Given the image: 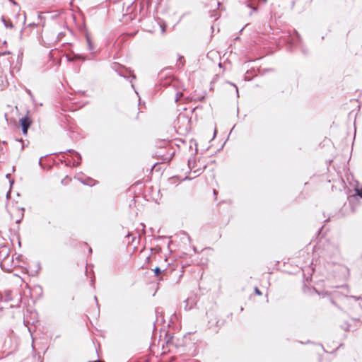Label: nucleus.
<instances>
[{
  "label": "nucleus",
  "mask_w": 362,
  "mask_h": 362,
  "mask_svg": "<svg viewBox=\"0 0 362 362\" xmlns=\"http://www.w3.org/2000/svg\"><path fill=\"white\" fill-rule=\"evenodd\" d=\"M8 202L6 208L8 213L10 214L11 219L18 223L21 221L24 216V203L23 199L19 195L17 197L11 198L10 194L7 193Z\"/></svg>",
  "instance_id": "1"
},
{
  "label": "nucleus",
  "mask_w": 362,
  "mask_h": 362,
  "mask_svg": "<svg viewBox=\"0 0 362 362\" xmlns=\"http://www.w3.org/2000/svg\"><path fill=\"white\" fill-rule=\"evenodd\" d=\"M20 123L22 127V131L24 134H26L28 129L30 126V121L27 117H22L20 119Z\"/></svg>",
  "instance_id": "2"
},
{
  "label": "nucleus",
  "mask_w": 362,
  "mask_h": 362,
  "mask_svg": "<svg viewBox=\"0 0 362 362\" xmlns=\"http://www.w3.org/2000/svg\"><path fill=\"white\" fill-rule=\"evenodd\" d=\"M53 161H54V160L44 159V160H40L39 163L42 166V168L49 170L51 167V163H52Z\"/></svg>",
  "instance_id": "3"
},
{
  "label": "nucleus",
  "mask_w": 362,
  "mask_h": 362,
  "mask_svg": "<svg viewBox=\"0 0 362 362\" xmlns=\"http://www.w3.org/2000/svg\"><path fill=\"white\" fill-rule=\"evenodd\" d=\"M86 42H87L88 49L92 51L93 49V46L91 42V39L88 34H86Z\"/></svg>",
  "instance_id": "4"
},
{
  "label": "nucleus",
  "mask_w": 362,
  "mask_h": 362,
  "mask_svg": "<svg viewBox=\"0 0 362 362\" xmlns=\"http://www.w3.org/2000/svg\"><path fill=\"white\" fill-rule=\"evenodd\" d=\"M196 163H197V160H188V165L192 169L195 168Z\"/></svg>",
  "instance_id": "5"
},
{
  "label": "nucleus",
  "mask_w": 362,
  "mask_h": 362,
  "mask_svg": "<svg viewBox=\"0 0 362 362\" xmlns=\"http://www.w3.org/2000/svg\"><path fill=\"white\" fill-rule=\"evenodd\" d=\"M355 191H356V195L362 197V187L361 188L356 187Z\"/></svg>",
  "instance_id": "6"
},
{
  "label": "nucleus",
  "mask_w": 362,
  "mask_h": 362,
  "mask_svg": "<svg viewBox=\"0 0 362 362\" xmlns=\"http://www.w3.org/2000/svg\"><path fill=\"white\" fill-rule=\"evenodd\" d=\"M69 153H70L69 156L71 157L78 156V158H81V156L78 155L77 152L69 151Z\"/></svg>",
  "instance_id": "7"
},
{
  "label": "nucleus",
  "mask_w": 362,
  "mask_h": 362,
  "mask_svg": "<svg viewBox=\"0 0 362 362\" xmlns=\"http://www.w3.org/2000/svg\"><path fill=\"white\" fill-rule=\"evenodd\" d=\"M154 273H155L156 276H158L161 273V271H160V268L159 267H156L154 269Z\"/></svg>",
  "instance_id": "8"
},
{
  "label": "nucleus",
  "mask_w": 362,
  "mask_h": 362,
  "mask_svg": "<svg viewBox=\"0 0 362 362\" xmlns=\"http://www.w3.org/2000/svg\"><path fill=\"white\" fill-rule=\"evenodd\" d=\"M151 258H152V257H151V256H148V257H146V262H147V264H148L151 263Z\"/></svg>",
  "instance_id": "9"
},
{
  "label": "nucleus",
  "mask_w": 362,
  "mask_h": 362,
  "mask_svg": "<svg viewBox=\"0 0 362 362\" xmlns=\"http://www.w3.org/2000/svg\"><path fill=\"white\" fill-rule=\"evenodd\" d=\"M213 192H214V196H215V199L216 200V199H217L218 191H217L216 189H214V191H213Z\"/></svg>",
  "instance_id": "10"
},
{
  "label": "nucleus",
  "mask_w": 362,
  "mask_h": 362,
  "mask_svg": "<svg viewBox=\"0 0 362 362\" xmlns=\"http://www.w3.org/2000/svg\"><path fill=\"white\" fill-rule=\"evenodd\" d=\"M255 293L257 294V295H261V292L259 291V290L258 289V288H255Z\"/></svg>",
  "instance_id": "11"
},
{
  "label": "nucleus",
  "mask_w": 362,
  "mask_h": 362,
  "mask_svg": "<svg viewBox=\"0 0 362 362\" xmlns=\"http://www.w3.org/2000/svg\"><path fill=\"white\" fill-rule=\"evenodd\" d=\"M71 160H64V163L66 165H70Z\"/></svg>",
  "instance_id": "12"
},
{
  "label": "nucleus",
  "mask_w": 362,
  "mask_h": 362,
  "mask_svg": "<svg viewBox=\"0 0 362 362\" xmlns=\"http://www.w3.org/2000/svg\"><path fill=\"white\" fill-rule=\"evenodd\" d=\"M11 2H12L14 5L16 4V1L14 0H9Z\"/></svg>",
  "instance_id": "13"
},
{
  "label": "nucleus",
  "mask_w": 362,
  "mask_h": 362,
  "mask_svg": "<svg viewBox=\"0 0 362 362\" xmlns=\"http://www.w3.org/2000/svg\"><path fill=\"white\" fill-rule=\"evenodd\" d=\"M182 59H183V57H180V63L182 64Z\"/></svg>",
  "instance_id": "14"
},
{
  "label": "nucleus",
  "mask_w": 362,
  "mask_h": 362,
  "mask_svg": "<svg viewBox=\"0 0 362 362\" xmlns=\"http://www.w3.org/2000/svg\"><path fill=\"white\" fill-rule=\"evenodd\" d=\"M79 163H79L78 161L76 163V164H75L74 163H73V165H79Z\"/></svg>",
  "instance_id": "15"
},
{
  "label": "nucleus",
  "mask_w": 362,
  "mask_h": 362,
  "mask_svg": "<svg viewBox=\"0 0 362 362\" xmlns=\"http://www.w3.org/2000/svg\"><path fill=\"white\" fill-rule=\"evenodd\" d=\"M216 129H214V135H216Z\"/></svg>",
  "instance_id": "16"
},
{
  "label": "nucleus",
  "mask_w": 362,
  "mask_h": 362,
  "mask_svg": "<svg viewBox=\"0 0 362 362\" xmlns=\"http://www.w3.org/2000/svg\"><path fill=\"white\" fill-rule=\"evenodd\" d=\"M40 158L42 159V158H45V157L44 156H40Z\"/></svg>",
  "instance_id": "17"
},
{
  "label": "nucleus",
  "mask_w": 362,
  "mask_h": 362,
  "mask_svg": "<svg viewBox=\"0 0 362 362\" xmlns=\"http://www.w3.org/2000/svg\"><path fill=\"white\" fill-rule=\"evenodd\" d=\"M142 267H143V268H144V266H143ZM145 268H148V265H146V266H145Z\"/></svg>",
  "instance_id": "18"
},
{
  "label": "nucleus",
  "mask_w": 362,
  "mask_h": 362,
  "mask_svg": "<svg viewBox=\"0 0 362 362\" xmlns=\"http://www.w3.org/2000/svg\"><path fill=\"white\" fill-rule=\"evenodd\" d=\"M264 2L267 1V0H263Z\"/></svg>",
  "instance_id": "19"
}]
</instances>
